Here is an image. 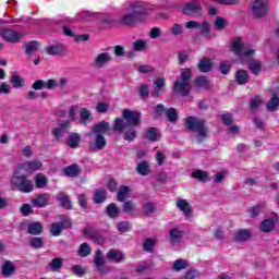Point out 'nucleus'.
<instances>
[{
    "label": "nucleus",
    "mask_w": 279,
    "mask_h": 279,
    "mask_svg": "<svg viewBox=\"0 0 279 279\" xmlns=\"http://www.w3.org/2000/svg\"><path fill=\"white\" fill-rule=\"evenodd\" d=\"M112 129L110 128V122L102 120L90 128V131L87 133V136L92 138L88 144L89 151L95 154L96 151H102L108 145V141L104 134H109Z\"/></svg>",
    "instance_id": "1"
},
{
    "label": "nucleus",
    "mask_w": 279,
    "mask_h": 279,
    "mask_svg": "<svg viewBox=\"0 0 279 279\" xmlns=\"http://www.w3.org/2000/svg\"><path fill=\"white\" fill-rule=\"evenodd\" d=\"M128 125L130 128H138L141 125V112L124 109L122 111V119L116 118L112 131L123 132Z\"/></svg>",
    "instance_id": "2"
},
{
    "label": "nucleus",
    "mask_w": 279,
    "mask_h": 279,
    "mask_svg": "<svg viewBox=\"0 0 279 279\" xmlns=\"http://www.w3.org/2000/svg\"><path fill=\"white\" fill-rule=\"evenodd\" d=\"M149 15V10L145 4L137 2L132 4V13L123 15L120 23L128 25L129 27H134L138 23H143L145 19Z\"/></svg>",
    "instance_id": "3"
},
{
    "label": "nucleus",
    "mask_w": 279,
    "mask_h": 279,
    "mask_svg": "<svg viewBox=\"0 0 279 279\" xmlns=\"http://www.w3.org/2000/svg\"><path fill=\"white\" fill-rule=\"evenodd\" d=\"M185 128H187L190 132H195L198 144L204 143L205 138H208L209 128L206 125V120L189 117L185 121Z\"/></svg>",
    "instance_id": "4"
},
{
    "label": "nucleus",
    "mask_w": 279,
    "mask_h": 279,
    "mask_svg": "<svg viewBox=\"0 0 279 279\" xmlns=\"http://www.w3.org/2000/svg\"><path fill=\"white\" fill-rule=\"evenodd\" d=\"M193 80V73L191 68L181 70V81L174 83V93L182 95V97H187L191 93V82Z\"/></svg>",
    "instance_id": "5"
},
{
    "label": "nucleus",
    "mask_w": 279,
    "mask_h": 279,
    "mask_svg": "<svg viewBox=\"0 0 279 279\" xmlns=\"http://www.w3.org/2000/svg\"><path fill=\"white\" fill-rule=\"evenodd\" d=\"M23 170L16 168L15 173L11 178L12 186H15L20 193H32L34 191V182L26 174H21Z\"/></svg>",
    "instance_id": "6"
},
{
    "label": "nucleus",
    "mask_w": 279,
    "mask_h": 279,
    "mask_svg": "<svg viewBox=\"0 0 279 279\" xmlns=\"http://www.w3.org/2000/svg\"><path fill=\"white\" fill-rule=\"evenodd\" d=\"M66 82H69L66 78H61L59 81V84L53 78H50L48 81L37 80L33 83L32 88L34 90H43V88H47V90H56L58 86L64 88V86H66Z\"/></svg>",
    "instance_id": "7"
},
{
    "label": "nucleus",
    "mask_w": 279,
    "mask_h": 279,
    "mask_svg": "<svg viewBox=\"0 0 279 279\" xmlns=\"http://www.w3.org/2000/svg\"><path fill=\"white\" fill-rule=\"evenodd\" d=\"M93 264L95 269H97L98 274H100L101 276H106V274H110V271H112V268L106 265V258L104 257V253L101 252V250L96 251Z\"/></svg>",
    "instance_id": "8"
},
{
    "label": "nucleus",
    "mask_w": 279,
    "mask_h": 279,
    "mask_svg": "<svg viewBox=\"0 0 279 279\" xmlns=\"http://www.w3.org/2000/svg\"><path fill=\"white\" fill-rule=\"evenodd\" d=\"M251 11L255 19H265L267 16V0H254L251 4Z\"/></svg>",
    "instance_id": "9"
},
{
    "label": "nucleus",
    "mask_w": 279,
    "mask_h": 279,
    "mask_svg": "<svg viewBox=\"0 0 279 279\" xmlns=\"http://www.w3.org/2000/svg\"><path fill=\"white\" fill-rule=\"evenodd\" d=\"M231 51L235 53V56L247 58L250 56H253L254 50L250 48V46L243 45V40L241 38H236L232 43Z\"/></svg>",
    "instance_id": "10"
},
{
    "label": "nucleus",
    "mask_w": 279,
    "mask_h": 279,
    "mask_svg": "<svg viewBox=\"0 0 279 279\" xmlns=\"http://www.w3.org/2000/svg\"><path fill=\"white\" fill-rule=\"evenodd\" d=\"M186 29H201V36H204V38H211L210 37V24L208 22H195V21H189L185 24Z\"/></svg>",
    "instance_id": "11"
},
{
    "label": "nucleus",
    "mask_w": 279,
    "mask_h": 279,
    "mask_svg": "<svg viewBox=\"0 0 279 279\" xmlns=\"http://www.w3.org/2000/svg\"><path fill=\"white\" fill-rule=\"evenodd\" d=\"M202 4L197 0H191L183 7V14H187L189 16H202Z\"/></svg>",
    "instance_id": "12"
},
{
    "label": "nucleus",
    "mask_w": 279,
    "mask_h": 279,
    "mask_svg": "<svg viewBox=\"0 0 279 279\" xmlns=\"http://www.w3.org/2000/svg\"><path fill=\"white\" fill-rule=\"evenodd\" d=\"M41 167L43 161L40 160L25 161L17 166L19 171H26V173L38 171Z\"/></svg>",
    "instance_id": "13"
},
{
    "label": "nucleus",
    "mask_w": 279,
    "mask_h": 279,
    "mask_svg": "<svg viewBox=\"0 0 279 279\" xmlns=\"http://www.w3.org/2000/svg\"><path fill=\"white\" fill-rule=\"evenodd\" d=\"M49 199H51V195L49 193H43L37 195L31 201L32 206L35 208H45L49 206Z\"/></svg>",
    "instance_id": "14"
},
{
    "label": "nucleus",
    "mask_w": 279,
    "mask_h": 279,
    "mask_svg": "<svg viewBox=\"0 0 279 279\" xmlns=\"http://www.w3.org/2000/svg\"><path fill=\"white\" fill-rule=\"evenodd\" d=\"M2 37L7 43H20L21 38H23V33L14 29H4L2 31Z\"/></svg>",
    "instance_id": "15"
},
{
    "label": "nucleus",
    "mask_w": 279,
    "mask_h": 279,
    "mask_svg": "<svg viewBox=\"0 0 279 279\" xmlns=\"http://www.w3.org/2000/svg\"><path fill=\"white\" fill-rule=\"evenodd\" d=\"M177 208H179L185 217H191V215H193V206L184 198L177 201Z\"/></svg>",
    "instance_id": "16"
},
{
    "label": "nucleus",
    "mask_w": 279,
    "mask_h": 279,
    "mask_svg": "<svg viewBox=\"0 0 279 279\" xmlns=\"http://www.w3.org/2000/svg\"><path fill=\"white\" fill-rule=\"evenodd\" d=\"M108 62H112V57L108 52H101L96 57L94 66H97V69H104Z\"/></svg>",
    "instance_id": "17"
},
{
    "label": "nucleus",
    "mask_w": 279,
    "mask_h": 279,
    "mask_svg": "<svg viewBox=\"0 0 279 279\" xmlns=\"http://www.w3.org/2000/svg\"><path fill=\"white\" fill-rule=\"evenodd\" d=\"M63 173L68 178H77L82 173V167L77 163L70 165L63 169Z\"/></svg>",
    "instance_id": "18"
},
{
    "label": "nucleus",
    "mask_w": 279,
    "mask_h": 279,
    "mask_svg": "<svg viewBox=\"0 0 279 279\" xmlns=\"http://www.w3.org/2000/svg\"><path fill=\"white\" fill-rule=\"evenodd\" d=\"M276 223H278V216L264 220L260 225L262 232H271L276 228Z\"/></svg>",
    "instance_id": "19"
},
{
    "label": "nucleus",
    "mask_w": 279,
    "mask_h": 279,
    "mask_svg": "<svg viewBox=\"0 0 279 279\" xmlns=\"http://www.w3.org/2000/svg\"><path fill=\"white\" fill-rule=\"evenodd\" d=\"M197 69L201 73H210V71H213V60L208 57H204L197 64Z\"/></svg>",
    "instance_id": "20"
},
{
    "label": "nucleus",
    "mask_w": 279,
    "mask_h": 279,
    "mask_svg": "<svg viewBox=\"0 0 279 279\" xmlns=\"http://www.w3.org/2000/svg\"><path fill=\"white\" fill-rule=\"evenodd\" d=\"M195 86H196L197 90H210L213 85L210 84V81L208 80V77L198 76L195 80Z\"/></svg>",
    "instance_id": "21"
},
{
    "label": "nucleus",
    "mask_w": 279,
    "mask_h": 279,
    "mask_svg": "<svg viewBox=\"0 0 279 279\" xmlns=\"http://www.w3.org/2000/svg\"><path fill=\"white\" fill-rule=\"evenodd\" d=\"M57 201L60 203V206L66 210H71L73 208L71 205V198H69V195H66L64 192L57 194Z\"/></svg>",
    "instance_id": "22"
},
{
    "label": "nucleus",
    "mask_w": 279,
    "mask_h": 279,
    "mask_svg": "<svg viewBox=\"0 0 279 279\" xmlns=\"http://www.w3.org/2000/svg\"><path fill=\"white\" fill-rule=\"evenodd\" d=\"M14 274H16V266L10 260L4 262L2 265V276L10 278V276H14Z\"/></svg>",
    "instance_id": "23"
},
{
    "label": "nucleus",
    "mask_w": 279,
    "mask_h": 279,
    "mask_svg": "<svg viewBox=\"0 0 279 279\" xmlns=\"http://www.w3.org/2000/svg\"><path fill=\"white\" fill-rule=\"evenodd\" d=\"M107 260H111L112 263H122V260H124L123 253L121 251L111 248L107 253Z\"/></svg>",
    "instance_id": "24"
},
{
    "label": "nucleus",
    "mask_w": 279,
    "mask_h": 279,
    "mask_svg": "<svg viewBox=\"0 0 279 279\" xmlns=\"http://www.w3.org/2000/svg\"><path fill=\"white\" fill-rule=\"evenodd\" d=\"M235 82L239 86H245L250 82V74L245 70H239L235 73Z\"/></svg>",
    "instance_id": "25"
},
{
    "label": "nucleus",
    "mask_w": 279,
    "mask_h": 279,
    "mask_svg": "<svg viewBox=\"0 0 279 279\" xmlns=\"http://www.w3.org/2000/svg\"><path fill=\"white\" fill-rule=\"evenodd\" d=\"M80 117L82 125H88L94 119L93 113L87 108H82L80 110Z\"/></svg>",
    "instance_id": "26"
},
{
    "label": "nucleus",
    "mask_w": 279,
    "mask_h": 279,
    "mask_svg": "<svg viewBox=\"0 0 279 279\" xmlns=\"http://www.w3.org/2000/svg\"><path fill=\"white\" fill-rule=\"evenodd\" d=\"M150 143H156V141H160V132L157 128H149L144 136Z\"/></svg>",
    "instance_id": "27"
},
{
    "label": "nucleus",
    "mask_w": 279,
    "mask_h": 279,
    "mask_svg": "<svg viewBox=\"0 0 279 279\" xmlns=\"http://www.w3.org/2000/svg\"><path fill=\"white\" fill-rule=\"evenodd\" d=\"M235 241H250L252 239V231L247 229H241L233 234Z\"/></svg>",
    "instance_id": "28"
},
{
    "label": "nucleus",
    "mask_w": 279,
    "mask_h": 279,
    "mask_svg": "<svg viewBox=\"0 0 279 279\" xmlns=\"http://www.w3.org/2000/svg\"><path fill=\"white\" fill-rule=\"evenodd\" d=\"M80 143H82V135L80 133L70 134L68 145L71 149H77V147H80Z\"/></svg>",
    "instance_id": "29"
},
{
    "label": "nucleus",
    "mask_w": 279,
    "mask_h": 279,
    "mask_svg": "<svg viewBox=\"0 0 279 279\" xmlns=\"http://www.w3.org/2000/svg\"><path fill=\"white\" fill-rule=\"evenodd\" d=\"M43 223L40 222H31L27 225V232L28 234H33V235H38V234H43Z\"/></svg>",
    "instance_id": "30"
},
{
    "label": "nucleus",
    "mask_w": 279,
    "mask_h": 279,
    "mask_svg": "<svg viewBox=\"0 0 279 279\" xmlns=\"http://www.w3.org/2000/svg\"><path fill=\"white\" fill-rule=\"evenodd\" d=\"M132 193V190L128 185H122L119 189L117 199L118 202H125L128 198H130V194Z\"/></svg>",
    "instance_id": "31"
},
{
    "label": "nucleus",
    "mask_w": 279,
    "mask_h": 279,
    "mask_svg": "<svg viewBox=\"0 0 279 279\" xmlns=\"http://www.w3.org/2000/svg\"><path fill=\"white\" fill-rule=\"evenodd\" d=\"M135 171L140 174V175H149V173H151V169L149 167V162L148 161H142L140 163H137Z\"/></svg>",
    "instance_id": "32"
},
{
    "label": "nucleus",
    "mask_w": 279,
    "mask_h": 279,
    "mask_svg": "<svg viewBox=\"0 0 279 279\" xmlns=\"http://www.w3.org/2000/svg\"><path fill=\"white\" fill-rule=\"evenodd\" d=\"M46 52L48 53V56H60L61 53H64V45L59 44V45L48 46L46 48Z\"/></svg>",
    "instance_id": "33"
},
{
    "label": "nucleus",
    "mask_w": 279,
    "mask_h": 279,
    "mask_svg": "<svg viewBox=\"0 0 279 279\" xmlns=\"http://www.w3.org/2000/svg\"><path fill=\"white\" fill-rule=\"evenodd\" d=\"M107 197H108V192H106V190L104 189H98L95 191L94 202L95 204H104Z\"/></svg>",
    "instance_id": "34"
},
{
    "label": "nucleus",
    "mask_w": 279,
    "mask_h": 279,
    "mask_svg": "<svg viewBox=\"0 0 279 279\" xmlns=\"http://www.w3.org/2000/svg\"><path fill=\"white\" fill-rule=\"evenodd\" d=\"M11 84L13 88H23V86H25V80H23L19 73L14 72L11 75Z\"/></svg>",
    "instance_id": "35"
},
{
    "label": "nucleus",
    "mask_w": 279,
    "mask_h": 279,
    "mask_svg": "<svg viewBox=\"0 0 279 279\" xmlns=\"http://www.w3.org/2000/svg\"><path fill=\"white\" fill-rule=\"evenodd\" d=\"M106 213L111 219H117L121 213V209H119L114 203H111L107 206Z\"/></svg>",
    "instance_id": "36"
},
{
    "label": "nucleus",
    "mask_w": 279,
    "mask_h": 279,
    "mask_svg": "<svg viewBox=\"0 0 279 279\" xmlns=\"http://www.w3.org/2000/svg\"><path fill=\"white\" fill-rule=\"evenodd\" d=\"M248 69L253 75H260V71H263V63L258 60H253L248 62Z\"/></svg>",
    "instance_id": "37"
},
{
    "label": "nucleus",
    "mask_w": 279,
    "mask_h": 279,
    "mask_svg": "<svg viewBox=\"0 0 279 279\" xmlns=\"http://www.w3.org/2000/svg\"><path fill=\"white\" fill-rule=\"evenodd\" d=\"M192 178H195L198 180V182H210V177L208 175V172L203 170H196L192 173Z\"/></svg>",
    "instance_id": "38"
},
{
    "label": "nucleus",
    "mask_w": 279,
    "mask_h": 279,
    "mask_svg": "<svg viewBox=\"0 0 279 279\" xmlns=\"http://www.w3.org/2000/svg\"><path fill=\"white\" fill-rule=\"evenodd\" d=\"M71 271L72 274H74V276H77L78 278H84V276H86V274L88 272V268L82 265H73Z\"/></svg>",
    "instance_id": "39"
},
{
    "label": "nucleus",
    "mask_w": 279,
    "mask_h": 279,
    "mask_svg": "<svg viewBox=\"0 0 279 279\" xmlns=\"http://www.w3.org/2000/svg\"><path fill=\"white\" fill-rule=\"evenodd\" d=\"M83 234H85V236H88V239H94L96 243H101V238H99V234H97V231H95L88 226L85 227V229L83 230Z\"/></svg>",
    "instance_id": "40"
},
{
    "label": "nucleus",
    "mask_w": 279,
    "mask_h": 279,
    "mask_svg": "<svg viewBox=\"0 0 279 279\" xmlns=\"http://www.w3.org/2000/svg\"><path fill=\"white\" fill-rule=\"evenodd\" d=\"M48 182H49V179H47V177H45V174L38 173L37 175H35V184H36L37 189H45V186H47Z\"/></svg>",
    "instance_id": "41"
},
{
    "label": "nucleus",
    "mask_w": 279,
    "mask_h": 279,
    "mask_svg": "<svg viewBox=\"0 0 279 279\" xmlns=\"http://www.w3.org/2000/svg\"><path fill=\"white\" fill-rule=\"evenodd\" d=\"M279 108V98L277 94H274L272 97L270 98L269 102L267 104V110L269 112H276Z\"/></svg>",
    "instance_id": "42"
},
{
    "label": "nucleus",
    "mask_w": 279,
    "mask_h": 279,
    "mask_svg": "<svg viewBox=\"0 0 279 279\" xmlns=\"http://www.w3.org/2000/svg\"><path fill=\"white\" fill-rule=\"evenodd\" d=\"M64 267V259L60 257H56L50 262V269L51 271H58Z\"/></svg>",
    "instance_id": "43"
},
{
    "label": "nucleus",
    "mask_w": 279,
    "mask_h": 279,
    "mask_svg": "<svg viewBox=\"0 0 279 279\" xmlns=\"http://www.w3.org/2000/svg\"><path fill=\"white\" fill-rule=\"evenodd\" d=\"M39 47H40V44L38 41H28L26 44L27 56H34V53H36V51H38Z\"/></svg>",
    "instance_id": "44"
},
{
    "label": "nucleus",
    "mask_w": 279,
    "mask_h": 279,
    "mask_svg": "<svg viewBox=\"0 0 279 279\" xmlns=\"http://www.w3.org/2000/svg\"><path fill=\"white\" fill-rule=\"evenodd\" d=\"M136 136L137 133L134 126H130V129L124 132V141H128L129 143L136 141Z\"/></svg>",
    "instance_id": "45"
},
{
    "label": "nucleus",
    "mask_w": 279,
    "mask_h": 279,
    "mask_svg": "<svg viewBox=\"0 0 279 279\" xmlns=\"http://www.w3.org/2000/svg\"><path fill=\"white\" fill-rule=\"evenodd\" d=\"M93 253V248H90V245H81L77 250V255L81 258H86V256H90Z\"/></svg>",
    "instance_id": "46"
},
{
    "label": "nucleus",
    "mask_w": 279,
    "mask_h": 279,
    "mask_svg": "<svg viewBox=\"0 0 279 279\" xmlns=\"http://www.w3.org/2000/svg\"><path fill=\"white\" fill-rule=\"evenodd\" d=\"M123 210L129 215H134V213H136V204L133 203V201H126L123 204Z\"/></svg>",
    "instance_id": "47"
},
{
    "label": "nucleus",
    "mask_w": 279,
    "mask_h": 279,
    "mask_svg": "<svg viewBox=\"0 0 279 279\" xmlns=\"http://www.w3.org/2000/svg\"><path fill=\"white\" fill-rule=\"evenodd\" d=\"M166 117L170 123H175L178 121V110L173 108L167 109Z\"/></svg>",
    "instance_id": "48"
},
{
    "label": "nucleus",
    "mask_w": 279,
    "mask_h": 279,
    "mask_svg": "<svg viewBox=\"0 0 279 279\" xmlns=\"http://www.w3.org/2000/svg\"><path fill=\"white\" fill-rule=\"evenodd\" d=\"M189 263L185 259H177L173 263L174 271H182V269H186Z\"/></svg>",
    "instance_id": "49"
},
{
    "label": "nucleus",
    "mask_w": 279,
    "mask_h": 279,
    "mask_svg": "<svg viewBox=\"0 0 279 279\" xmlns=\"http://www.w3.org/2000/svg\"><path fill=\"white\" fill-rule=\"evenodd\" d=\"M62 230L60 222H53L50 227V233L52 236H60L62 234Z\"/></svg>",
    "instance_id": "50"
},
{
    "label": "nucleus",
    "mask_w": 279,
    "mask_h": 279,
    "mask_svg": "<svg viewBox=\"0 0 279 279\" xmlns=\"http://www.w3.org/2000/svg\"><path fill=\"white\" fill-rule=\"evenodd\" d=\"M133 49L135 51H145L147 49V41L143 39H138L135 43H133Z\"/></svg>",
    "instance_id": "51"
},
{
    "label": "nucleus",
    "mask_w": 279,
    "mask_h": 279,
    "mask_svg": "<svg viewBox=\"0 0 279 279\" xmlns=\"http://www.w3.org/2000/svg\"><path fill=\"white\" fill-rule=\"evenodd\" d=\"M60 222L59 226L61 227V230H66L69 228H71L72 223H71V219H69V217L61 215L60 216Z\"/></svg>",
    "instance_id": "52"
},
{
    "label": "nucleus",
    "mask_w": 279,
    "mask_h": 279,
    "mask_svg": "<svg viewBox=\"0 0 279 279\" xmlns=\"http://www.w3.org/2000/svg\"><path fill=\"white\" fill-rule=\"evenodd\" d=\"M117 229L119 232H130V230H132V225L128 221H122L118 223Z\"/></svg>",
    "instance_id": "53"
},
{
    "label": "nucleus",
    "mask_w": 279,
    "mask_h": 279,
    "mask_svg": "<svg viewBox=\"0 0 279 279\" xmlns=\"http://www.w3.org/2000/svg\"><path fill=\"white\" fill-rule=\"evenodd\" d=\"M140 97L141 99H147L149 97V86L147 84L140 87Z\"/></svg>",
    "instance_id": "54"
},
{
    "label": "nucleus",
    "mask_w": 279,
    "mask_h": 279,
    "mask_svg": "<svg viewBox=\"0 0 279 279\" xmlns=\"http://www.w3.org/2000/svg\"><path fill=\"white\" fill-rule=\"evenodd\" d=\"M21 214L24 216V217H27L29 215H32L34 213V209H32V205L29 204H24L22 205L21 209H20Z\"/></svg>",
    "instance_id": "55"
},
{
    "label": "nucleus",
    "mask_w": 279,
    "mask_h": 279,
    "mask_svg": "<svg viewBox=\"0 0 279 279\" xmlns=\"http://www.w3.org/2000/svg\"><path fill=\"white\" fill-rule=\"evenodd\" d=\"M228 25V22H226V19L218 16L215 21L216 29H223Z\"/></svg>",
    "instance_id": "56"
},
{
    "label": "nucleus",
    "mask_w": 279,
    "mask_h": 279,
    "mask_svg": "<svg viewBox=\"0 0 279 279\" xmlns=\"http://www.w3.org/2000/svg\"><path fill=\"white\" fill-rule=\"evenodd\" d=\"M180 236H182V233L180 232V230H178V229L170 230L171 241H173L175 243L177 241H180Z\"/></svg>",
    "instance_id": "57"
},
{
    "label": "nucleus",
    "mask_w": 279,
    "mask_h": 279,
    "mask_svg": "<svg viewBox=\"0 0 279 279\" xmlns=\"http://www.w3.org/2000/svg\"><path fill=\"white\" fill-rule=\"evenodd\" d=\"M220 72L222 75H228L230 73V64L228 61H221L220 62Z\"/></svg>",
    "instance_id": "58"
},
{
    "label": "nucleus",
    "mask_w": 279,
    "mask_h": 279,
    "mask_svg": "<svg viewBox=\"0 0 279 279\" xmlns=\"http://www.w3.org/2000/svg\"><path fill=\"white\" fill-rule=\"evenodd\" d=\"M170 32H171V34H173V36H180V34H182V32H184V28L182 27L181 24H173Z\"/></svg>",
    "instance_id": "59"
},
{
    "label": "nucleus",
    "mask_w": 279,
    "mask_h": 279,
    "mask_svg": "<svg viewBox=\"0 0 279 279\" xmlns=\"http://www.w3.org/2000/svg\"><path fill=\"white\" fill-rule=\"evenodd\" d=\"M156 210V205L154 203H147L144 205L145 215H151Z\"/></svg>",
    "instance_id": "60"
},
{
    "label": "nucleus",
    "mask_w": 279,
    "mask_h": 279,
    "mask_svg": "<svg viewBox=\"0 0 279 279\" xmlns=\"http://www.w3.org/2000/svg\"><path fill=\"white\" fill-rule=\"evenodd\" d=\"M77 202L82 208L84 209L88 208V203L86 202V195L78 194Z\"/></svg>",
    "instance_id": "61"
},
{
    "label": "nucleus",
    "mask_w": 279,
    "mask_h": 279,
    "mask_svg": "<svg viewBox=\"0 0 279 279\" xmlns=\"http://www.w3.org/2000/svg\"><path fill=\"white\" fill-rule=\"evenodd\" d=\"M221 120L225 125H232V113H223Z\"/></svg>",
    "instance_id": "62"
},
{
    "label": "nucleus",
    "mask_w": 279,
    "mask_h": 279,
    "mask_svg": "<svg viewBox=\"0 0 279 279\" xmlns=\"http://www.w3.org/2000/svg\"><path fill=\"white\" fill-rule=\"evenodd\" d=\"M186 62H189V53H186V51H180L179 52V63L186 64Z\"/></svg>",
    "instance_id": "63"
},
{
    "label": "nucleus",
    "mask_w": 279,
    "mask_h": 279,
    "mask_svg": "<svg viewBox=\"0 0 279 279\" xmlns=\"http://www.w3.org/2000/svg\"><path fill=\"white\" fill-rule=\"evenodd\" d=\"M260 104H263V100L258 96H256L251 100V110H256V108H258Z\"/></svg>",
    "instance_id": "64"
}]
</instances>
